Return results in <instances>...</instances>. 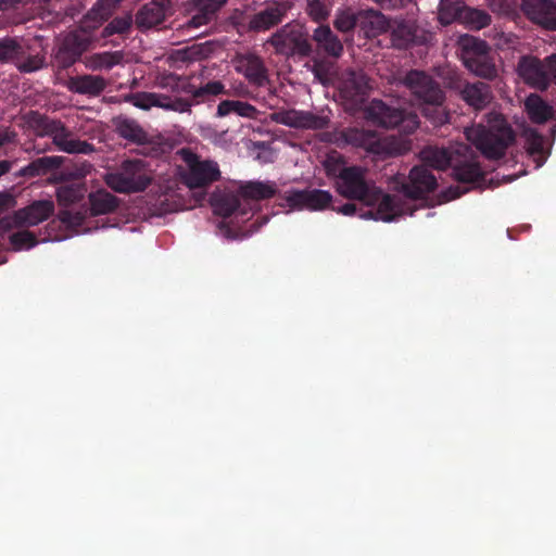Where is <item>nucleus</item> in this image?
<instances>
[{
    "instance_id": "f257e3e1",
    "label": "nucleus",
    "mask_w": 556,
    "mask_h": 556,
    "mask_svg": "<svg viewBox=\"0 0 556 556\" xmlns=\"http://www.w3.org/2000/svg\"><path fill=\"white\" fill-rule=\"evenodd\" d=\"M119 0H98L85 14L79 25L68 31L58 46L53 64L66 70L80 60L81 55L99 42L98 28L110 20Z\"/></svg>"
},
{
    "instance_id": "f03ea898",
    "label": "nucleus",
    "mask_w": 556,
    "mask_h": 556,
    "mask_svg": "<svg viewBox=\"0 0 556 556\" xmlns=\"http://www.w3.org/2000/svg\"><path fill=\"white\" fill-rule=\"evenodd\" d=\"M367 169L361 166L343 167L337 179V189L341 195L351 200H361L367 204L378 202L375 219L391 222L406 213L402 200L396 195L384 194L375 184L366 179Z\"/></svg>"
},
{
    "instance_id": "7ed1b4c3",
    "label": "nucleus",
    "mask_w": 556,
    "mask_h": 556,
    "mask_svg": "<svg viewBox=\"0 0 556 556\" xmlns=\"http://www.w3.org/2000/svg\"><path fill=\"white\" fill-rule=\"evenodd\" d=\"M467 140L488 160H500L516 139L511 126L502 113L492 111L485 115V124L466 128Z\"/></svg>"
},
{
    "instance_id": "20e7f679",
    "label": "nucleus",
    "mask_w": 556,
    "mask_h": 556,
    "mask_svg": "<svg viewBox=\"0 0 556 556\" xmlns=\"http://www.w3.org/2000/svg\"><path fill=\"white\" fill-rule=\"evenodd\" d=\"M26 123L39 137L49 136L59 151L68 154H90L94 151L93 144L74 137L64 123L52 119L37 111H30L26 116Z\"/></svg>"
},
{
    "instance_id": "39448f33",
    "label": "nucleus",
    "mask_w": 556,
    "mask_h": 556,
    "mask_svg": "<svg viewBox=\"0 0 556 556\" xmlns=\"http://www.w3.org/2000/svg\"><path fill=\"white\" fill-rule=\"evenodd\" d=\"M460 59L465 67L478 77L493 80L497 68L489 45L473 36H464L459 40Z\"/></svg>"
},
{
    "instance_id": "423d86ee",
    "label": "nucleus",
    "mask_w": 556,
    "mask_h": 556,
    "mask_svg": "<svg viewBox=\"0 0 556 556\" xmlns=\"http://www.w3.org/2000/svg\"><path fill=\"white\" fill-rule=\"evenodd\" d=\"M106 185L121 193L140 192L148 188L151 178L141 160H126L121 166L105 176Z\"/></svg>"
},
{
    "instance_id": "0eeeda50",
    "label": "nucleus",
    "mask_w": 556,
    "mask_h": 556,
    "mask_svg": "<svg viewBox=\"0 0 556 556\" xmlns=\"http://www.w3.org/2000/svg\"><path fill=\"white\" fill-rule=\"evenodd\" d=\"M267 43L274 47L275 52L286 58L308 56L312 45L308 34L300 23H288L270 36Z\"/></svg>"
},
{
    "instance_id": "6e6552de",
    "label": "nucleus",
    "mask_w": 556,
    "mask_h": 556,
    "mask_svg": "<svg viewBox=\"0 0 556 556\" xmlns=\"http://www.w3.org/2000/svg\"><path fill=\"white\" fill-rule=\"evenodd\" d=\"M366 118L374 125L383 128L402 127L403 131L412 132L418 127V116L400 108L388 105L382 100L374 99L365 110Z\"/></svg>"
},
{
    "instance_id": "1a4fd4ad",
    "label": "nucleus",
    "mask_w": 556,
    "mask_h": 556,
    "mask_svg": "<svg viewBox=\"0 0 556 556\" xmlns=\"http://www.w3.org/2000/svg\"><path fill=\"white\" fill-rule=\"evenodd\" d=\"M417 101L421 104L441 108L445 93L439 83L429 74L418 70L407 72L401 79Z\"/></svg>"
},
{
    "instance_id": "9d476101",
    "label": "nucleus",
    "mask_w": 556,
    "mask_h": 556,
    "mask_svg": "<svg viewBox=\"0 0 556 556\" xmlns=\"http://www.w3.org/2000/svg\"><path fill=\"white\" fill-rule=\"evenodd\" d=\"M187 170L181 174L182 181L190 189L204 188L220 177L218 164L211 160H201L190 150H181Z\"/></svg>"
},
{
    "instance_id": "9b49d317",
    "label": "nucleus",
    "mask_w": 556,
    "mask_h": 556,
    "mask_svg": "<svg viewBox=\"0 0 556 556\" xmlns=\"http://www.w3.org/2000/svg\"><path fill=\"white\" fill-rule=\"evenodd\" d=\"M53 212L54 203L51 200L34 201L12 215L0 218V233H5L13 228L36 226L47 220Z\"/></svg>"
},
{
    "instance_id": "f8f14e48",
    "label": "nucleus",
    "mask_w": 556,
    "mask_h": 556,
    "mask_svg": "<svg viewBox=\"0 0 556 556\" xmlns=\"http://www.w3.org/2000/svg\"><path fill=\"white\" fill-rule=\"evenodd\" d=\"M437 186V178L431 170L417 165L410 169L407 180L402 182L401 190L406 198L419 200L433 192Z\"/></svg>"
},
{
    "instance_id": "ddd939ff",
    "label": "nucleus",
    "mask_w": 556,
    "mask_h": 556,
    "mask_svg": "<svg viewBox=\"0 0 556 556\" xmlns=\"http://www.w3.org/2000/svg\"><path fill=\"white\" fill-rule=\"evenodd\" d=\"M521 10L533 24L556 31V0H522Z\"/></svg>"
},
{
    "instance_id": "4468645a",
    "label": "nucleus",
    "mask_w": 556,
    "mask_h": 556,
    "mask_svg": "<svg viewBox=\"0 0 556 556\" xmlns=\"http://www.w3.org/2000/svg\"><path fill=\"white\" fill-rule=\"evenodd\" d=\"M283 200L290 208L324 210L330 206L332 195L320 189L290 190L286 192Z\"/></svg>"
},
{
    "instance_id": "2eb2a0df",
    "label": "nucleus",
    "mask_w": 556,
    "mask_h": 556,
    "mask_svg": "<svg viewBox=\"0 0 556 556\" xmlns=\"http://www.w3.org/2000/svg\"><path fill=\"white\" fill-rule=\"evenodd\" d=\"M173 14V0H151L142 5L135 17L138 29L147 30L161 25Z\"/></svg>"
},
{
    "instance_id": "dca6fc26",
    "label": "nucleus",
    "mask_w": 556,
    "mask_h": 556,
    "mask_svg": "<svg viewBox=\"0 0 556 556\" xmlns=\"http://www.w3.org/2000/svg\"><path fill=\"white\" fill-rule=\"evenodd\" d=\"M346 139L380 159H387L397 153L395 147L388 138L380 139L357 129L350 130L346 134Z\"/></svg>"
},
{
    "instance_id": "f3484780",
    "label": "nucleus",
    "mask_w": 556,
    "mask_h": 556,
    "mask_svg": "<svg viewBox=\"0 0 556 556\" xmlns=\"http://www.w3.org/2000/svg\"><path fill=\"white\" fill-rule=\"evenodd\" d=\"M519 75L532 87L546 90L549 87V79L545 75V58L540 60L533 55L521 56L518 62Z\"/></svg>"
},
{
    "instance_id": "a211bd4d",
    "label": "nucleus",
    "mask_w": 556,
    "mask_h": 556,
    "mask_svg": "<svg viewBox=\"0 0 556 556\" xmlns=\"http://www.w3.org/2000/svg\"><path fill=\"white\" fill-rule=\"evenodd\" d=\"M458 93L460 99L475 111H482L494 101L491 86L483 81H466L459 86Z\"/></svg>"
},
{
    "instance_id": "6ab92c4d",
    "label": "nucleus",
    "mask_w": 556,
    "mask_h": 556,
    "mask_svg": "<svg viewBox=\"0 0 556 556\" xmlns=\"http://www.w3.org/2000/svg\"><path fill=\"white\" fill-rule=\"evenodd\" d=\"M236 71L242 74L252 86L264 87L269 83L264 61L256 54L240 55L236 61Z\"/></svg>"
},
{
    "instance_id": "aec40b11",
    "label": "nucleus",
    "mask_w": 556,
    "mask_h": 556,
    "mask_svg": "<svg viewBox=\"0 0 556 556\" xmlns=\"http://www.w3.org/2000/svg\"><path fill=\"white\" fill-rule=\"evenodd\" d=\"M278 122L292 128L321 130L329 126L330 119L309 111L291 110L280 113Z\"/></svg>"
},
{
    "instance_id": "412c9836",
    "label": "nucleus",
    "mask_w": 556,
    "mask_h": 556,
    "mask_svg": "<svg viewBox=\"0 0 556 556\" xmlns=\"http://www.w3.org/2000/svg\"><path fill=\"white\" fill-rule=\"evenodd\" d=\"M368 88V78L363 72L348 71L341 81L340 92L344 100L358 104L365 101Z\"/></svg>"
},
{
    "instance_id": "4be33fe9",
    "label": "nucleus",
    "mask_w": 556,
    "mask_h": 556,
    "mask_svg": "<svg viewBox=\"0 0 556 556\" xmlns=\"http://www.w3.org/2000/svg\"><path fill=\"white\" fill-rule=\"evenodd\" d=\"M106 86L108 81L105 78L90 74L73 76L67 81V89L71 92L92 98L100 96Z\"/></svg>"
},
{
    "instance_id": "5701e85b",
    "label": "nucleus",
    "mask_w": 556,
    "mask_h": 556,
    "mask_svg": "<svg viewBox=\"0 0 556 556\" xmlns=\"http://www.w3.org/2000/svg\"><path fill=\"white\" fill-rule=\"evenodd\" d=\"M227 0H194L195 13L186 22L188 28H199L212 23Z\"/></svg>"
},
{
    "instance_id": "b1692460",
    "label": "nucleus",
    "mask_w": 556,
    "mask_h": 556,
    "mask_svg": "<svg viewBox=\"0 0 556 556\" xmlns=\"http://www.w3.org/2000/svg\"><path fill=\"white\" fill-rule=\"evenodd\" d=\"M286 10L280 5H268L254 14L249 22V29L265 31L282 22Z\"/></svg>"
},
{
    "instance_id": "393cba45",
    "label": "nucleus",
    "mask_w": 556,
    "mask_h": 556,
    "mask_svg": "<svg viewBox=\"0 0 556 556\" xmlns=\"http://www.w3.org/2000/svg\"><path fill=\"white\" fill-rule=\"evenodd\" d=\"M239 192L223 193L212 199L213 211L216 215L224 218L230 217L233 214L244 216L249 213L245 207H242Z\"/></svg>"
},
{
    "instance_id": "a878e982",
    "label": "nucleus",
    "mask_w": 556,
    "mask_h": 556,
    "mask_svg": "<svg viewBox=\"0 0 556 556\" xmlns=\"http://www.w3.org/2000/svg\"><path fill=\"white\" fill-rule=\"evenodd\" d=\"M425 167L443 170L452 166L453 157L448 149L438 147H426L419 153Z\"/></svg>"
},
{
    "instance_id": "bb28decb",
    "label": "nucleus",
    "mask_w": 556,
    "mask_h": 556,
    "mask_svg": "<svg viewBox=\"0 0 556 556\" xmlns=\"http://www.w3.org/2000/svg\"><path fill=\"white\" fill-rule=\"evenodd\" d=\"M88 202L92 216L110 214L114 212L119 204L118 199L104 189L89 193Z\"/></svg>"
},
{
    "instance_id": "cd10ccee",
    "label": "nucleus",
    "mask_w": 556,
    "mask_h": 556,
    "mask_svg": "<svg viewBox=\"0 0 556 556\" xmlns=\"http://www.w3.org/2000/svg\"><path fill=\"white\" fill-rule=\"evenodd\" d=\"M238 192L244 200L261 201L273 198L277 189L275 182L248 181L239 187Z\"/></svg>"
},
{
    "instance_id": "c85d7f7f",
    "label": "nucleus",
    "mask_w": 556,
    "mask_h": 556,
    "mask_svg": "<svg viewBox=\"0 0 556 556\" xmlns=\"http://www.w3.org/2000/svg\"><path fill=\"white\" fill-rule=\"evenodd\" d=\"M313 39L317 47L328 55L339 58L343 51L340 39L332 33L329 26H319L314 30Z\"/></svg>"
},
{
    "instance_id": "c756f323",
    "label": "nucleus",
    "mask_w": 556,
    "mask_h": 556,
    "mask_svg": "<svg viewBox=\"0 0 556 556\" xmlns=\"http://www.w3.org/2000/svg\"><path fill=\"white\" fill-rule=\"evenodd\" d=\"M62 163L63 159L56 155L38 157L21 168L20 174L29 178L43 176L60 168Z\"/></svg>"
},
{
    "instance_id": "7c9ffc66",
    "label": "nucleus",
    "mask_w": 556,
    "mask_h": 556,
    "mask_svg": "<svg viewBox=\"0 0 556 556\" xmlns=\"http://www.w3.org/2000/svg\"><path fill=\"white\" fill-rule=\"evenodd\" d=\"M155 85L178 97L179 94H188L190 89V80L187 77L179 76L175 73L164 72L156 76Z\"/></svg>"
},
{
    "instance_id": "2f4dec72",
    "label": "nucleus",
    "mask_w": 556,
    "mask_h": 556,
    "mask_svg": "<svg viewBox=\"0 0 556 556\" xmlns=\"http://www.w3.org/2000/svg\"><path fill=\"white\" fill-rule=\"evenodd\" d=\"M116 131L119 137L135 144L142 146L149 142V135L135 119L122 118L117 121Z\"/></svg>"
},
{
    "instance_id": "473e14b6",
    "label": "nucleus",
    "mask_w": 556,
    "mask_h": 556,
    "mask_svg": "<svg viewBox=\"0 0 556 556\" xmlns=\"http://www.w3.org/2000/svg\"><path fill=\"white\" fill-rule=\"evenodd\" d=\"M525 104L532 123L544 124L553 116V108L538 94H530Z\"/></svg>"
},
{
    "instance_id": "72a5a7b5",
    "label": "nucleus",
    "mask_w": 556,
    "mask_h": 556,
    "mask_svg": "<svg viewBox=\"0 0 556 556\" xmlns=\"http://www.w3.org/2000/svg\"><path fill=\"white\" fill-rule=\"evenodd\" d=\"M230 113L239 116L256 119L260 111L252 104L239 100H224L217 106V115L223 117Z\"/></svg>"
},
{
    "instance_id": "f704fd0d",
    "label": "nucleus",
    "mask_w": 556,
    "mask_h": 556,
    "mask_svg": "<svg viewBox=\"0 0 556 556\" xmlns=\"http://www.w3.org/2000/svg\"><path fill=\"white\" fill-rule=\"evenodd\" d=\"M123 60L124 53L122 51H105L90 55L87 66L93 71H110L115 65L121 64Z\"/></svg>"
},
{
    "instance_id": "c9c22d12",
    "label": "nucleus",
    "mask_w": 556,
    "mask_h": 556,
    "mask_svg": "<svg viewBox=\"0 0 556 556\" xmlns=\"http://www.w3.org/2000/svg\"><path fill=\"white\" fill-rule=\"evenodd\" d=\"M24 54V47L16 37L0 38V64H14Z\"/></svg>"
},
{
    "instance_id": "e433bc0d",
    "label": "nucleus",
    "mask_w": 556,
    "mask_h": 556,
    "mask_svg": "<svg viewBox=\"0 0 556 556\" xmlns=\"http://www.w3.org/2000/svg\"><path fill=\"white\" fill-rule=\"evenodd\" d=\"M453 177L463 184H473L483 178V172L476 162H462L453 165Z\"/></svg>"
},
{
    "instance_id": "4c0bfd02",
    "label": "nucleus",
    "mask_w": 556,
    "mask_h": 556,
    "mask_svg": "<svg viewBox=\"0 0 556 556\" xmlns=\"http://www.w3.org/2000/svg\"><path fill=\"white\" fill-rule=\"evenodd\" d=\"M361 28L366 37H376L387 29L384 16L378 12H367L359 17Z\"/></svg>"
},
{
    "instance_id": "58836bf2",
    "label": "nucleus",
    "mask_w": 556,
    "mask_h": 556,
    "mask_svg": "<svg viewBox=\"0 0 556 556\" xmlns=\"http://www.w3.org/2000/svg\"><path fill=\"white\" fill-rule=\"evenodd\" d=\"M132 17L130 15L116 16L110 21L101 30L98 29L100 39H108L114 35H126L132 26Z\"/></svg>"
},
{
    "instance_id": "ea45409f",
    "label": "nucleus",
    "mask_w": 556,
    "mask_h": 556,
    "mask_svg": "<svg viewBox=\"0 0 556 556\" xmlns=\"http://www.w3.org/2000/svg\"><path fill=\"white\" fill-rule=\"evenodd\" d=\"M457 21L466 24L470 29L479 30L490 25L491 16L483 10L465 7Z\"/></svg>"
},
{
    "instance_id": "a19ab883",
    "label": "nucleus",
    "mask_w": 556,
    "mask_h": 556,
    "mask_svg": "<svg viewBox=\"0 0 556 556\" xmlns=\"http://www.w3.org/2000/svg\"><path fill=\"white\" fill-rule=\"evenodd\" d=\"M191 91L188 93L192 96L195 103L204 102L205 100L226 93L225 86L219 80L208 81L201 87H195L190 83Z\"/></svg>"
},
{
    "instance_id": "79ce46f5",
    "label": "nucleus",
    "mask_w": 556,
    "mask_h": 556,
    "mask_svg": "<svg viewBox=\"0 0 556 556\" xmlns=\"http://www.w3.org/2000/svg\"><path fill=\"white\" fill-rule=\"evenodd\" d=\"M463 0H440L439 18L444 25H448L457 21L464 11Z\"/></svg>"
},
{
    "instance_id": "37998d69",
    "label": "nucleus",
    "mask_w": 556,
    "mask_h": 556,
    "mask_svg": "<svg viewBox=\"0 0 556 556\" xmlns=\"http://www.w3.org/2000/svg\"><path fill=\"white\" fill-rule=\"evenodd\" d=\"M154 106L162 108L167 111L179 113L190 112L192 103L181 97H170L163 93H156L154 98Z\"/></svg>"
},
{
    "instance_id": "c03bdc74",
    "label": "nucleus",
    "mask_w": 556,
    "mask_h": 556,
    "mask_svg": "<svg viewBox=\"0 0 556 556\" xmlns=\"http://www.w3.org/2000/svg\"><path fill=\"white\" fill-rule=\"evenodd\" d=\"M9 242L14 251L29 250L38 244L35 233L29 230H21L9 236Z\"/></svg>"
},
{
    "instance_id": "a18cd8bd",
    "label": "nucleus",
    "mask_w": 556,
    "mask_h": 556,
    "mask_svg": "<svg viewBox=\"0 0 556 556\" xmlns=\"http://www.w3.org/2000/svg\"><path fill=\"white\" fill-rule=\"evenodd\" d=\"M14 65L21 73H33L41 70L45 66V56L40 54L21 56Z\"/></svg>"
},
{
    "instance_id": "49530a36",
    "label": "nucleus",
    "mask_w": 556,
    "mask_h": 556,
    "mask_svg": "<svg viewBox=\"0 0 556 556\" xmlns=\"http://www.w3.org/2000/svg\"><path fill=\"white\" fill-rule=\"evenodd\" d=\"M59 219L66 227L78 228L84 224L85 213L80 211L73 212L71 210H61L59 212Z\"/></svg>"
},
{
    "instance_id": "de8ad7c7",
    "label": "nucleus",
    "mask_w": 556,
    "mask_h": 556,
    "mask_svg": "<svg viewBox=\"0 0 556 556\" xmlns=\"http://www.w3.org/2000/svg\"><path fill=\"white\" fill-rule=\"evenodd\" d=\"M155 92H137L128 97V101L136 108L149 110L154 106Z\"/></svg>"
},
{
    "instance_id": "09e8293b",
    "label": "nucleus",
    "mask_w": 556,
    "mask_h": 556,
    "mask_svg": "<svg viewBox=\"0 0 556 556\" xmlns=\"http://www.w3.org/2000/svg\"><path fill=\"white\" fill-rule=\"evenodd\" d=\"M56 197L60 204L68 205L77 202L83 197V193L78 188L66 186L58 190Z\"/></svg>"
},
{
    "instance_id": "8fccbe9b",
    "label": "nucleus",
    "mask_w": 556,
    "mask_h": 556,
    "mask_svg": "<svg viewBox=\"0 0 556 556\" xmlns=\"http://www.w3.org/2000/svg\"><path fill=\"white\" fill-rule=\"evenodd\" d=\"M307 13L316 22L325 21L329 11L320 0H307Z\"/></svg>"
},
{
    "instance_id": "3c124183",
    "label": "nucleus",
    "mask_w": 556,
    "mask_h": 556,
    "mask_svg": "<svg viewBox=\"0 0 556 556\" xmlns=\"http://www.w3.org/2000/svg\"><path fill=\"white\" fill-rule=\"evenodd\" d=\"M359 23V17L356 18L353 15H342L334 21V26L338 30L348 33L356 27Z\"/></svg>"
},
{
    "instance_id": "603ef678",
    "label": "nucleus",
    "mask_w": 556,
    "mask_h": 556,
    "mask_svg": "<svg viewBox=\"0 0 556 556\" xmlns=\"http://www.w3.org/2000/svg\"><path fill=\"white\" fill-rule=\"evenodd\" d=\"M28 4H35L34 0H0V11H17Z\"/></svg>"
},
{
    "instance_id": "864d4df0",
    "label": "nucleus",
    "mask_w": 556,
    "mask_h": 556,
    "mask_svg": "<svg viewBox=\"0 0 556 556\" xmlns=\"http://www.w3.org/2000/svg\"><path fill=\"white\" fill-rule=\"evenodd\" d=\"M543 151V139L538 134H532L528 142V152L531 155L540 154Z\"/></svg>"
},
{
    "instance_id": "5fc2aeb1",
    "label": "nucleus",
    "mask_w": 556,
    "mask_h": 556,
    "mask_svg": "<svg viewBox=\"0 0 556 556\" xmlns=\"http://www.w3.org/2000/svg\"><path fill=\"white\" fill-rule=\"evenodd\" d=\"M546 76L551 81L556 85V53H553L545 58Z\"/></svg>"
},
{
    "instance_id": "6e6d98bb",
    "label": "nucleus",
    "mask_w": 556,
    "mask_h": 556,
    "mask_svg": "<svg viewBox=\"0 0 556 556\" xmlns=\"http://www.w3.org/2000/svg\"><path fill=\"white\" fill-rule=\"evenodd\" d=\"M383 9H402L412 3L414 0H374Z\"/></svg>"
},
{
    "instance_id": "4d7b16f0",
    "label": "nucleus",
    "mask_w": 556,
    "mask_h": 556,
    "mask_svg": "<svg viewBox=\"0 0 556 556\" xmlns=\"http://www.w3.org/2000/svg\"><path fill=\"white\" fill-rule=\"evenodd\" d=\"M16 134L8 127L0 126V148L15 141Z\"/></svg>"
},
{
    "instance_id": "13d9d810",
    "label": "nucleus",
    "mask_w": 556,
    "mask_h": 556,
    "mask_svg": "<svg viewBox=\"0 0 556 556\" xmlns=\"http://www.w3.org/2000/svg\"><path fill=\"white\" fill-rule=\"evenodd\" d=\"M15 205V199L9 193H0V215Z\"/></svg>"
},
{
    "instance_id": "bf43d9fd",
    "label": "nucleus",
    "mask_w": 556,
    "mask_h": 556,
    "mask_svg": "<svg viewBox=\"0 0 556 556\" xmlns=\"http://www.w3.org/2000/svg\"><path fill=\"white\" fill-rule=\"evenodd\" d=\"M313 73L320 83L324 84L328 80V70L323 63L316 62L313 66Z\"/></svg>"
},
{
    "instance_id": "052dcab7",
    "label": "nucleus",
    "mask_w": 556,
    "mask_h": 556,
    "mask_svg": "<svg viewBox=\"0 0 556 556\" xmlns=\"http://www.w3.org/2000/svg\"><path fill=\"white\" fill-rule=\"evenodd\" d=\"M491 8L497 11H504L509 8V0H488Z\"/></svg>"
},
{
    "instance_id": "680f3d73",
    "label": "nucleus",
    "mask_w": 556,
    "mask_h": 556,
    "mask_svg": "<svg viewBox=\"0 0 556 556\" xmlns=\"http://www.w3.org/2000/svg\"><path fill=\"white\" fill-rule=\"evenodd\" d=\"M400 34L405 35L403 46H407L409 42L413 41V35L406 27H399L394 31V36L397 37Z\"/></svg>"
},
{
    "instance_id": "e2e57ef3",
    "label": "nucleus",
    "mask_w": 556,
    "mask_h": 556,
    "mask_svg": "<svg viewBox=\"0 0 556 556\" xmlns=\"http://www.w3.org/2000/svg\"><path fill=\"white\" fill-rule=\"evenodd\" d=\"M338 212L348 216L354 215L356 212V205L353 203H345L338 208Z\"/></svg>"
},
{
    "instance_id": "0e129e2a",
    "label": "nucleus",
    "mask_w": 556,
    "mask_h": 556,
    "mask_svg": "<svg viewBox=\"0 0 556 556\" xmlns=\"http://www.w3.org/2000/svg\"><path fill=\"white\" fill-rule=\"evenodd\" d=\"M11 167H12L11 162H9L7 160L0 161V176L9 173Z\"/></svg>"
},
{
    "instance_id": "69168bd1",
    "label": "nucleus",
    "mask_w": 556,
    "mask_h": 556,
    "mask_svg": "<svg viewBox=\"0 0 556 556\" xmlns=\"http://www.w3.org/2000/svg\"><path fill=\"white\" fill-rule=\"evenodd\" d=\"M448 192L452 193V197H451L452 199H456V198H459L463 193H465L466 190L460 191L459 187H455V188L450 187Z\"/></svg>"
}]
</instances>
